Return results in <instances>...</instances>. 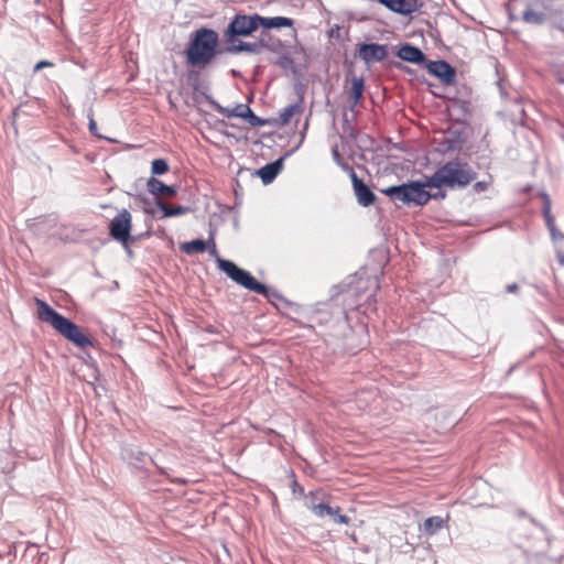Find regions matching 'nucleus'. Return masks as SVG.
<instances>
[{"label":"nucleus","instance_id":"obj_31","mask_svg":"<svg viewBox=\"0 0 564 564\" xmlns=\"http://www.w3.org/2000/svg\"><path fill=\"white\" fill-rule=\"evenodd\" d=\"M209 252H210V254H212V256H215V257H216V259L218 258V257H217L218 251H217V248H216L215 243H214V245H213V247L210 248Z\"/></svg>","mask_w":564,"mask_h":564},{"label":"nucleus","instance_id":"obj_30","mask_svg":"<svg viewBox=\"0 0 564 564\" xmlns=\"http://www.w3.org/2000/svg\"><path fill=\"white\" fill-rule=\"evenodd\" d=\"M96 129H97L96 121L91 118L89 121V130H90V132L95 133Z\"/></svg>","mask_w":564,"mask_h":564},{"label":"nucleus","instance_id":"obj_6","mask_svg":"<svg viewBox=\"0 0 564 564\" xmlns=\"http://www.w3.org/2000/svg\"><path fill=\"white\" fill-rule=\"evenodd\" d=\"M132 216L129 210H120L109 224V235L118 242L127 246L131 240Z\"/></svg>","mask_w":564,"mask_h":564},{"label":"nucleus","instance_id":"obj_23","mask_svg":"<svg viewBox=\"0 0 564 564\" xmlns=\"http://www.w3.org/2000/svg\"><path fill=\"white\" fill-rule=\"evenodd\" d=\"M364 89H365L364 80L361 78H354V80L351 83V89H350L351 98L355 101H358L362 96Z\"/></svg>","mask_w":564,"mask_h":564},{"label":"nucleus","instance_id":"obj_4","mask_svg":"<svg viewBox=\"0 0 564 564\" xmlns=\"http://www.w3.org/2000/svg\"><path fill=\"white\" fill-rule=\"evenodd\" d=\"M217 267L240 286L265 297L270 296V291L264 284L258 282L250 272L237 267L232 261L217 258Z\"/></svg>","mask_w":564,"mask_h":564},{"label":"nucleus","instance_id":"obj_19","mask_svg":"<svg viewBox=\"0 0 564 564\" xmlns=\"http://www.w3.org/2000/svg\"><path fill=\"white\" fill-rule=\"evenodd\" d=\"M301 111H302V108H301V106L299 104H293V105H290V106L285 107L279 113V123L281 126H285V124L290 123L292 118L295 115L301 113Z\"/></svg>","mask_w":564,"mask_h":564},{"label":"nucleus","instance_id":"obj_22","mask_svg":"<svg viewBox=\"0 0 564 564\" xmlns=\"http://www.w3.org/2000/svg\"><path fill=\"white\" fill-rule=\"evenodd\" d=\"M311 510L314 514H316L317 517L319 518H323L325 514L327 516H333V514H337L339 511H340V508L337 507L336 509H333L330 506L328 505H325V503H318V505H313L311 507Z\"/></svg>","mask_w":564,"mask_h":564},{"label":"nucleus","instance_id":"obj_13","mask_svg":"<svg viewBox=\"0 0 564 564\" xmlns=\"http://www.w3.org/2000/svg\"><path fill=\"white\" fill-rule=\"evenodd\" d=\"M283 167L282 159L269 163L258 171V175L264 184L271 183Z\"/></svg>","mask_w":564,"mask_h":564},{"label":"nucleus","instance_id":"obj_16","mask_svg":"<svg viewBox=\"0 0 564 564\" xmlns=\"http://www.w3.org/2000/svg\"><path fill=\"white\" fill-rule=\"evenodd\" d=\"M384 195L389 196L392 200H398L403 204H409L408 184L399 186H390L381 191Z\"/></svg>","mask_w":564,"mask_h":564},{"label":"nucleus","instance_id":"obj_32","mask_svg":"<svg viewBox=\"0 0 564 564\" xmlns=\"http://www.w3.org/2000/svg\"><path fill=\"white\" fill-rule=\"evenodd\" d=\"M477 187H482V184L481 183H477L476 185Z\"/></svg>","mask_w":564,"mask_h":564},{"label":"nucleus","instance_id":"obj_28","mask_svg":"<svg viewBox=\"0 0 564 564\" xmlns=\"http://www.w3.org/2000/svg\"><path fill=\"white\" fill-rule=\"evenodd\" d=\"M545 218H546V224H547L549 228L552 230L553 226H554V219L550 215V210L549 209L545 210Z\"/></svg>","mask_w":564,"mask_h":564},{"label":"nucleus","instance_id":"obj_27","mask_svg":"<svg viewBox=\"0 0 564 564\" xmlns=\"http://www.w3.org/2000/svg\"><path fill=\"white\" fill-rule=\"evenodd\" d=\"M336 518V522L339 523V524H348L349 523V518L345 514H339V512L337 514H334Z\"/></svg>","mask_w":564,"mask_h":564},{"label":"nucleus","instance_id":"obj_26","mask_svg":"<svg viewBox=\"0 0 564 564\" xmlns=\"http://www.w3.org/2000/svg\"><path fill=\"white\" fill-rule=\"evenodd\" d=\"M53 66H54V63H52L50 61H46V59H43V61L37 62L34 65L33 70L36 73V72L41 70L42 68L53 67Z\"/></svg>","mask_w":564,"mask_h":564},{"label":"nucleus","instance_id":"obj_29","mask_svg":"<svg viewBox=\"0 0 564 564\" xmlns=\"http://www.w3.org/2000/svg\"><path fill=\"white\" fill-rule=\"evenodd\" d=\"M519 289L518 284L516 283H512V284H509L507 285V292L509 293H513V292H517Z\"/></svg>","mask_w":564,"mask_h":564},{"label":"nucleus","instance_id":"obj_24","mask_svg":"<svg viewBox=\"0 0 564 564\" xmlns=\"http://www.w3.org/2000/svg\"><path fill=\"white\" fill-rule=\"evenodd\" d=\"M169 171V164L164 159H155L152 161L151 172L153 175L165 174Z\"/></svg>","mask_w":564,"mask_h":564},{"label":"nucleus","instance_id":"obj_21","mask_svg":"<svg viewBox=\"0 0 564 564\" xmlns=\"http://www.w3.org/2000/svg\"><path fill=\"white\" fill-rule=\"evenodd\" d=\"M181 249L187 254L203 253L207 249V245L204 240L196 239L189 242H185L182 245Z\"/></svg>","mask_w":564,"mask_h":564},{"label":"nucleus","instance_id":"obj_8","mask_svg":"<svg viewBox=\"0 0 564 564\" xmlns=\"http://www.w3.org/2000/svg\"><path fill=\"white\" fill-rule=\"evenodd\" d=\"M427 70L437 77L444 85L451 86L456 82V69L445 61L430 62Z\"/></svg>","mask_w":564,"mask_h":564},{"label":"nucleus","instance_id":"obj_9","mask_svg":"<svg viewBox=\"0 0 564 564\" xmlns=\"http://www.w3.org/2000/svg\"><path fill=\"white\" fill-rule=\"evenodd\" d=\"M387 55V46L377 43L360 44L357 51V56L367 64L381 62Z\"/></svg>","mask_w":564,"mask_h":564},{"label":"nucleus","instance_id":"obj_2","mask_svg":"<svg viewBox=\"0 0 564 564\" xmlns=\"http://www.w3.org/2000/svg\"><path fill=\"white\" fill-rule=\"evenodd\" d=\"M34 302L37 308V318L41 322L50 324L61 336L77 347L85 348L93 346L91 338L85 334L79 326L53 310L43 300L35 297Z\"/></svg>","mask_w":564,"mask_h":564},{"label":"nucleus","instance_id":"obj_14","mask_svg":"<svg viewBox=\"0 0 564 564\" xmlns=\"http://www.w3.org/2000/svg\"><path fill=\"white\" fill-rule=\"evenodd\" d=\"M398 56L406 62L421 63L424 59L423 52L410 44L402 45L398 52Z\"/></svg>","mask_w":564,"mask_h":564},{"label":"nucleus","instance_id":"obj_18","mask_svg":"<svg viewBox=\"0 0 564 564\" xmlns=\"http://www.w3.org/2000/svg\"><path fill=\"white\" fill-rule=\"evenodd\" d=\"M223 113L227 117H239L243 119L250 118V122L252 124H257L259 121V118L254 116L252 110L246 105H238L231 110L226 109L223 111Z\"/></svg>","mask_w":564,"mask_h":564},{"label":"nucleus","instance_id":"obj_11","mask_svg":"<svg viewBox=\"0 0 564 564\" xmlns=\"http://www.w3.org/2000/svg\"><path fill=\"white\" fill-rule=\"evenodd\" d=\"M350 177L358 203L361 206H370L375 203L376 196L372 191L350 170Z\"/></svg>","mask_w":564,"mask_h":564},{"label":"nucleus","instance_id":"obj_1","mask_svg":"<svg viewBox=\"0 0 564 564\" xmlns=\"http://www.w3.org/2000/svg\"><path fill=\"white\" fill-rule=\"evenodd\" d=\"M219 36L212 29L200 28L196 30L185 51L186 63L199 69L210 65L218 54Z\"/></svg>","mask_w":564,"mask_h":564},{"label":"nucleus","instance_id":"obj_33","mask_svg":"<svg viewBox=\"0 0 564 564\" xmlns=\"http://www.w3.org/2000/svg\"><path fill=\"white\" fill-rule=\"evenodd\" d=\"M35 2H40V0H35Z\"/></svg>","mask_w":564,"mask_h":564},{"label":"nucleus","instance_id":"obj_20","mask_svg":"<svg viewBox=\"0 0 564 564\" xmlns=\"http://www.w3.org/2000/svg\"><path fill=\"white\" fill-rule=\"evenodd\" d=\"M156 206L163 212V217L180 216L187 212L184 206H171L160 199L156 202Z\"/></svg>","mask_w":564,"mask_h":564},{"label":"nucleus","instance_id":"obj_10","mask_svg":"<svg viewBox=\"0 0 564 564\" xmlns=\"http://www.w3.org/2000/svg\"><path fill=\"white\" fill-rule=\"evenodd\" d=\"M379 3L384 6L390 11L402 14L410 15L416 11H419L423 2L421 0H377Z\"/></svg>","mask_w":564,"mask_h":564},{"label":"nucleus","instance_id":"obj_25","mask_svg":"<svg viewBox=\"0 0 564 564\" xmlns=\"http://www.w3.org/2000/svg\"><path fill=\"white\" fill-rule=\"evenodd\" d=\"M257 47L258 45L256 43L240 42L239 45L236 46V51L256 53Z\"/></svg>","mask_w":564,"mask_h":564},{"label":"nucleus","instance_id":"obj_3","mask_svg":"<svg viewBox=\"0 0 564 564\" xmlns=\"http://www.w3.org/2000/svg\"><path fill=\"white\" fill-rule=\"evenodd\" d=\"M475 176V172L467 163L454 160L438 167L433 175L425 176V185L430 188L465 187Z\"/></svg>","mask_w":564,"mask_h":564},{"label":"nucleus","instance_id":"obj_7","mask_svg":"<svg viewBox=\"0 0 564 564\" xmlns=\"http://www.w3.org/2000/svg\"><path fill=\"white\" fill-rule=\"evenodd\" d=\"M427 187L425 185V180L423 182H410L408 183V191H409V204L414 203L415 205L423 206L430 202L431 198H444L445 193H438L432 195L431 193L426 192L424 188Z\"/></svg>","mask_w":564,"mask_h":564},{"label":"nucleus","instance_id":"obj_17","mask_svg":"<svg viewBox=\"0 0 564 564\" xmlns=\"http://www.w3.org/2000/svg\"><path fill=\"white\" fill-rule=\"evenodd\" d=\"M294 20L285 17H261V26L264 29H279V28H292Z\"/></svg>","mask_w":564,"mask_h":564},{"label":"nucleus","instance_id":"obj_5","mask_svg":"<svg viewBox=\"0 0 564 564\" xmlns=\"http://www.w3.org/2000/svg\"><path fill=\"white\" fill-rule=\"evenodd\" d=\"M261 26V15L237 14L226 31L227 41L234 42L235 36H249Z\"/></svg>","mask_w":564,"mask_h":564},{"label":"nucleus","instance_id":"obj_15","mask_svg":"<svg viewBox=\"0 0 564 564\" xmlns=\"http://www.w3.org/2000/svg\"><path fill=\"white\" fill-rule=\"evenodd\" d=\"M449 520V514H447L446 519H443L441 517L434 516L427 518L423 525L422 530L426 535H434L437 533L441 529L447 525V522Z\"/></svg>","mask_w":564,"mask_h":564},{"label":"nucleus","instance_id":"obj_12","mask_svg":"<svg viewBox=\"0 0 564 564\" xmlns=\"http://www.w3.org/2000/svg\"><path fill=\"white\" fill-rule=\"evenodd\" d=\"M147 188L150 194L153 196H162L172 198L176 195L177 191L174 186L165 185L160 180L155 178L154 176L150 177L147 181Z\"/></svg>","mask_w":564,"mask_h":564}]
</instances>
